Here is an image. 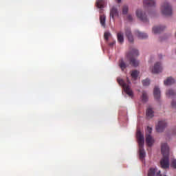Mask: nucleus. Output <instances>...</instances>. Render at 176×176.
Wrapping results in <instances>:
<instances>
[{
    "mask_svg": "<svg viewBox=\"0 0 176 176\" xmlns=\"http://www.w3.org/2000/svg\"><path fill=\"white\" fill-rule=\"evenodd\" d=\"M161 151L163 155V158L160 161V164L162 168H168L170 166V162L168 160V155L170 152V148L167 143H162L161 145Z\"/></svg>",
    "mask_w": 176,
    "mask_h": 176,
    "instance_id": "1",
    "label": "nucleus"
},
{
    "mask_svg": "<svg viewBox=\"0 0 176 176\" xmlns=\"http://www.w3.org/2000/svg\"><path fill=\"white\" fill-rule=\"evenodd\" d=\"M136 137L139 145V155L140 159L142 160L146 156L145 150H144V144H145V138L144 137V134L141 133L140 129L138 128Z\"/></svg>",
    "mask_w": 176,
    "mask_h": 176,
    "instance_id": "2",
    "label": "nucleus"
},
{
    "mask_svg": "<svg viewBox=\"0 0 176 176\" xmlns=\"http://www.w3.org/2000/svg\"><path fill=\"white\" fill-rule=\"evenodd\" d=\"M138 50L135 48H133L131 51L126 54V58H128L132 67H137L140 65V62L135 58V57H138Z\"/></svg>",
    "mask_w": 176,
    "mask_h": 176,
    "instance_id": "3",
    "label": "nucleus"
},
{
    "mask_svg": "<svg viewBox=\"0 0 176 176\" xmlns=\"http://www.w3.org/2000/svg\"><path fill=\"white\" fill-rule=\"evenodd\" d=\"M117 82L119 83L120 86H122V87L124 89V91H125V93H126V94L129 97H131V98H133L134 93L133 92V90H131V87L129 85L131 82H130L129 78H126V82L121 78H118Z\"/></svg>",
    "mask_w": 176,
    "mask_h": 176,
    "instance_id": "4",
    "label": "nucleus"
},
{
    "mask_svg": "<svg viewBox=\"0 0 176 176\" xmlns=\"http://www.w3.org/2000/svg\"><path fill=\"white\" fill-rule=\"evenodd\" d=\"M161 12L164 16H171L173 14V7L168 2L165 1L161 6Z\"/></svg>",
    "mask_w": 176,
    "mask_h": 176,
    "instance_id": "5",
    "label": "nucleus"
},
{
    "mask_svg": "<svg viewBox=\"0 0 176 176\" xmlns=\"http://www.w3.org/2000/svg\"><path fill=\"white\" fill-rule=\"evenodd\" d=\"M136 16L141 20V21H143V23H148L149 21L145 12H142L141 10H138L136 11Z\"/></svg>",
    "mask_w": 176,
    "mask_h": 176,
    "instance_id": "6",
    "label": "nucleus"
},
{
    "mask_svg": "<svg viewBox=\"0 0 176 176\" xmlns=\"http://www.w3.org/2000/svg\"><path fill=\"white\" fill-rule=\"evenodd\" d=\"M167 127V122L166 120L160 121L156 126V131L157 133H162Z\"/></svg>",
    "mask_w": 176,
    "mask_h": 176,
    "instance_id": "7",
    "label": "nucleus"
},
{
    "mask_svg": "<svg viewBox=\"0 0 176 176\" xmlns=\"http://www.w3.org/2000/svg\"><path fill=\"white\" fill-rule=\"evenodd\" d=\"M163 71V67H162V63L160 62L156 63L152 69L153 74H159Z\"/></svg>",
    "mask_w": 176,
    "mask_h": 176,
    "instance_id": "8",
    "label": "nucleus"
},
{
    "mask_svg": "<svg viewBox=\"0 0 176 176\" xmlns=\"http://www.w3.org/2000/svg\"><path fill=\"white\" fill-rule=\"evenodd\" d=\"M160 170L157 171L156 168H151L148 173V176H162Z\"/></svg>",
    "mask_w": 176,
    "mask_h": 176,
    "instance_id": "9",
    "label": "nucleus"
},
{
    "mask_svg": "<svg viewBox=\"0 0 176 176\" xmlns=\"http://www.w3.org/2000/svg\"><path fill=\"white\" fill-rule=\"evenodd\" d=\"M164 30H166V26L164 25L155 26L153 28V34H160Z\"/></svg>",
    "mask_w": 176,
    "mask_h": 176,
    "instance_id": "10",
    "label": "nucleus"
},
{
    "mask_svg": "<svg viewBox=\"0 0 176 176\" xmlns=\"http://www.w3.org/2000/svg\"><path fill=\"white\" fill-rule=\"evenodd\" d=\"M155 142V140L152 138V135L146 134V144L148 146H152Z\"/></svg>",
    "mask_w": 176,
    "mask_h": 176,
    "instance_id": "11",
    "label": "nucleus"
},
{
    "mask_svg": "<svg viewBox=\"0 0 176 176\" xmlns=\"http://www.w3.org/2000/svg\"><path fill=\"white\" fill-rule=\"evenodd\" d=\"M144 5L147 8H155L156 6V2L155 0H144Z\"/></svg>",
    "mask_w": 176,
    "mask_h": 176,
    "instance_id": "12",
    "label": "nucleus"
},
{
    "mask_svg": "<svg viewBox=\"0 0 176 176\" xmlns=\"http://www.w3.org/2000/svg\"><path fill=\"white\" fill-rule=\"evenodd\" d=\"M126 36L128 38V41L131 43L134 42V38L133 37V34H131V30L129 28L125 30Z\"/></svg>",
    "mask_w": 176,
    "mask_h": 176,
    "instance_id": "13",
    "label": "nucleus"
},
{
    "mask_svg": "<svg viewBox=\"0 0 176 176\" xmlns=\"http://www.w3.org/2000/svg\"><path fill=\"white\" fill-rule=\"evenodd\" d=\"M119 16V12H118V8L113 7L110 10V17L114 19L115 17Z\"/></svg>",
    "mask_w": 176,
    "mask_h": 176,
    "instance_id": "14",
    "label": "nucleus"
},
{
    "mask_svg": "<svg viewBox=\"0 0 176 176\" xmlns=\"http://www.w3.org/2000/svg\"><path fill=\"white\" fill-rule=\"evenodd\" d=\"M153 96L155 99L157 100V101L160 100V89H159L157 87H155L154 88Z\"/></svg>",
    "mask_w": 176,
    "mask_h": 176,
    "instance_id": "15",
    "label": "nucleus"
},
{
    "mask_svg": "<svg viewBox=\"0 0 176 176\" xmlns=\"http://www.w3.org/2000/svg\"><path fill=\"white\" fill-rule=\"evenodd\" d=\"M135 35L140 39H146V38H148V34L146 33H142L138 30L135 31Z\"/></svg>",
    "mask_w": 176,
    "mask_h": 176,
    "instance_id": "16",
    "label": "nucleus"
},
{
    "mask_svg": "<svg viewBox=\"0 0 176 176\" xmlns=\"http://www.w3.org/2000/svg\"><path fill=\"white\" fill-rule=\"evenodd\" d=\"M165 86H170L171 85H173V83H175V80L174 78L169 77L166 79V80L164 81Z\"/></svg>",
    "mask_w": 176,
    "mask_h": 176,
    "instance_id": "17",
    "label": "nucleus"
},
{
    "mask_svg": "<svg viewBox=\"0 0 176 176\" xmlns=\"http://www.w3.org/2000/svg\"><path fill=\"white\" fill-rule=\"evenodd\" d=\"M166 96H168V97H170V98H175L176 92L173 89H169L166 91Z\"/></svg>",
    "mask_w": 176,
    "mask_h": 176,
    "instance_id": "18",
    "label": "nucleus"
},
{
    "mask_svg": "<svg viewBox=\"0 0 176 176\" xmlns=\"http://www.w3.org/2000/svg\"><path fill=\"white\" fill-rule=\"evenodd\" d=\"M105 6V1L104 0H97L96 1V6L99 9H102Z\"/></svg>",
    "mask_w": 176,
    "mask_h": 176,
    "instance_id": "19",
    "label": "nucleus"
},
{
    "mask_svg": "<svg viewBox=\"0 0 176 176\" xmlns=\"http://www.w3.org/2000/svg\"><path fill=\"white\" fill-rule=\"evenodd\" d=\"M119 67L121 68L122 71H124V69L127 68V65H126V63H124L123 59L120 60Z\"/></svg>",
    "mask_w": 176,
    "mask_h": 176,
    "instance_id": "20",
    "label": "nucleus"
},
{
    "mask_svg": "<svg viewBox=\"0 0 176 176\" xmlns=\"http://www.w3.org/2000/svg\"><path fill=\"white\" fill-rule=\"evenodd\" d=\"M138 75H140V72H138L137 70L132 71L131 74V76L132 78H133L134 80H137Z\"/></svg>",
    "mask_w": 176,
    "mask_h": 176,
    "instance_id": "21",
    "label": "nucleus"
},
{
    "mask_svg": "<svg viewBox=\"0 0 176 176\" xmlns=\"http://www.w3.org/2000/svg\"><path fill=\"white\" fill-rule=\"evenodd\" d=\"M117 38L119 43H123V42H124V37L123 36V34H122V32L118 33Z\"/></svg>",
    "mask_w": 176,
    "mask_h": 176,
    "instance_id": "22",
    "label": "nucleus"
},
{
    "mask_svg": "<svg viewBox=\"0 0 176 176\" xmlns=\"http://www.w3.org/2000/svg\"><path fill=\"white\" fill-rule=\"evenodd\" d=\"M146 116L147 118H153V110L152 109V108L148 107L146 110Z\"/></svg>",
    "mask_w": 176,
    "mask_h": 176,
    "instance_id": "23",
    "label": "nucleus"
},
{
    "mask_svg": "<svg viewBox=\"0 0 176 176\" xmlns=\"http://www.w3.org/2000/svg\"><path fill=\"white\" fill-rule=\"evenodd\" d=\"M142 102H146L148 101V94L145 91H142V95L141 96Z\"/></svg>",
    "mask_w": 176,
    "mask_h": 176,
    "instance_id": "24",
    "label": "nucleus"
},
{
    "mask_svg": "<svg viewBox=\"0 0 176 176\" xmlns=\"http://www.w3.org/2000/svg\"><path fill=\"white\" fill-rule=\"evenodd\" d=\"M105 20H106L105 15H100V24H101L102 27H103L104 28H105V25H106Z\"/></svg>",
    "mask_w": 176,
    "mask_h": 176,
    "instance_id": "25",
    "label": "nucleus"
},
{
    "mask_svg": "<svg viewBox=\"0 0 176 176\" xmlns=\"http://www.w3.org/2000/svg\"><path fill=\"white\" fill-rule=\"evenodd\" d=\"M128 12H129V6H124L122 8V14H127Z\"/></svg>",
    "mask_w": 176,
    "mask_h": 176,
    "instance_id": "26",
    "label": "nucleus"
},
{
    "mask_svg": "<svg viewBox=\"0 0 176 176\" xmlns=\"http://www.w3.org/2000/svg\"><path fill=\"white\" fill-rule=\"evenodd\" d=\"M150 84L151 81L148 78L142 81L143 86H149Z\"/></svg>",
    "mask_w": 176,
    "mask_h": 176,
    "instance_id": "27",
    "label": "nucleus"
},
{
    "mask_svg": "<svg viewBox=\"0 0 176 176\" xmlns=\"http://www.w3.org/2000/svg\"><path fill=\"white\" fill-rule=\"evenodd\" d=\"M111 35V33L109 32H105L104 34V37L105 41H108V39H109V36Z\"/></svg>",
    "mask_w": 176,
    "mask_h": 176,
    "instance_id": "28",
    "label": "nucleus"
},
{
    "mask_svg": "<svg viewBox=\"0 0 176 176\" xmlns=\"http://www.w3.org/2000/svg\"><path fill=\"white\" fill-rule=\"evenodd\" d=\"M170 166L173 168H176V160H172L171 163H170Z\"/></svg>",
    "mask_w": 176,
    "mask_h": 176,
    "instance_id": "29",
    "label": "nucleus"
},
{
    "mask_svg": "<svg viewBox=\"0 0 176 176\" xmlns=\"http://www.w3.org/2000/svg\"><path fill=\"white\" fill-rule=\"evenodd\" d=\"M152 133V128L147 126V132L146 134H148V135H151Z\"/></svg>",
    "mask_w": 176,
    "mask_h": 176,
    "instance_id": "30",
    "label": "nucleus"
},
{
    "mask_svg": "<svg viewBox=\"0 0 176 176\" xmlns=\"http://www.w3.org/2000/svg\"><path fill=\"white\" fill-rule=\"evenodd\" d=\"M127 19L129 21H133V16L131 15H128Z\"/></svg>",
    "mask_w": 176,
    "mask_h": 176,
    "instance_id": "31",
    "label": "nucleus"
},
{
    "mask_svg": "<svg viewBox=\"0 0 176 176\" xmlns=\"http://www.w3.org/2000/svg\"><path fill=\"white\" fill-rule=\"evenodd\" d=\"M115 43H116V41H114L110 43L109 44V46H110V47H112L113 46V45H115Z\"/></svg>",
    "mask_w": 176,
    "mask_h": 176,
    "instance_id": "32",
    "label": "nucleus"
},
{
    "mask_svg": "<svg viewBox=\"0 0 176 176\" xmlns=\"http://www.w3.org/2000/svg\"><path fill=\"white\" fill-rule=\"evenodd\" d=\"M118 3H120L122 2V0H117Z\"/></svg>",
    "mask_w": 176,
    "mask_h": 176,
    "instance_id": "33",
    "label": "nucleus"
}]
</instances>
